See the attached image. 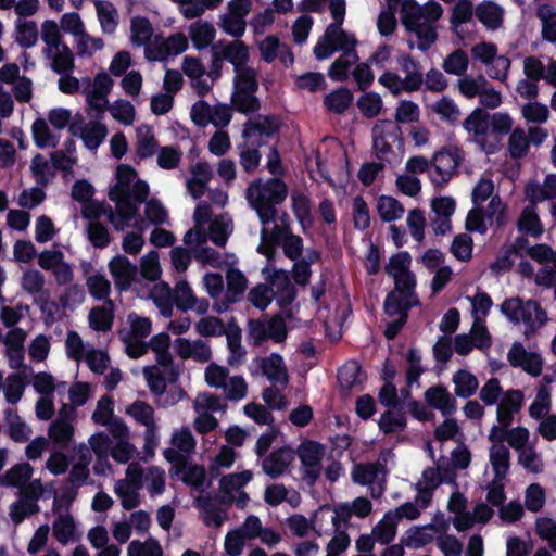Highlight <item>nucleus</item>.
<instances>
[{"mask_svg": "<svg viewBox=\"0 0 556 556\" xmlns=\"http://www.w3.org/2000/svg\"><path fill=\"white\" fill-rule=\"evenodd\" d=\"M287 195L288 186L280 177L268 178L265 182L257 178L247 188V200L264 226L275 222L278 214L276 206L283 203Z\"/></svg>", "mask_w": 556, "mask_h": 556, "instance_id": "f257e3e1", "label": "nucleus"}, {"mask_svg": "<svg viewBox=\"0 0 556 556\" xmlns=\"http://www.w3.org/2000/svg\"><path fill=\"white\" fill-rule=\"evenodd\" d=\"M419 305V299H407L401 294L389 291L383 301V313L396 319L388 321L383 330V336L388 340H394L407 324L409 311Z\"/></svg>", "mask_w": 556, "mask_h": 556, "instance_id": "f03ea898", "label": "nucleus"}, {"mask_svg": "<svg viewBox=\"0 0 556 556\" xmlns=\"http://www.w3.org/2000/svg\"><path fill=\"white\" fill-rule=\"evenodd\" d=\"M301 462V478L309 486L316 485L321 473V462L325 456V446L314 440H305L296 451Z\"/></svg>", "mask_w": 556, "mask_h": 556, "instance_id": "7ed1b4c3", "label": "nucleus"}, {"mask_svg": "<svg viewBox=\"0 0 556 556\" xmlns=\"http://www.w3.org/2000/svg\"><path fill=\"white\" fill-rule=\"evenodd\" d=\"M490 114L482 108H476L463 122V127L468 132H473L478 138L481 149L486 154H494L500 151L502 144L500 138L488 141L485 136L489 130Z\"/></svg>", "mask_w": 556, "mask_h": 556, "instance_id": "20e7f679", "label": "nucleus"}, {"mask_svg": "<svg viewBox=\"0 0 556 556\" xmlns=\"http://www.w3.org/2000/svg\"><path fill=\"white\" fill-rule=\"evenodd\" d=\"M462 155L456 147L442 148L435 152L432 157V164L440 180L431 176V181L435 187H443L452 178L453 173L460 165Z\"/></svg>", "mask_w": 556, "mask_h": 556, "instance_id": "39448f33", "label": "nucleus"}, {"mask_svg": "<svg viewBox=\"0 0 556 556\" xmlns=\"http://www.w3.org/2000/svg\"><path fill=\"white\" fill-rule=\"evenodd\" d=\"M109 271L114 280L115 289L119 292H126L130 289L132 282L137 279L138 267L130 260L122 254L113 256L109 262Z\"/></svg>", "mask_w": 556, "mask_h": 556, "instance_id": "423d86ee", "label": "nucleus"}, {"mask_svg": "<svg viewBox=\"0 0 556 556\" xmlns=\"http://www.w3.org/2000/svg\"><path fill=\"white\" fill-rule=\"evenodd\" d=\"M501 312L514 324L523 321L526 325L525 334L529 336L536 330L535 320L533 319L534 309L528 306V301L520 298L506 299L501 304Z\"/></svg>", "mask_w": 556, "mask_h": 556, "instance_id": "0eeeda50", "label": "nucleus"}, {"mask_svg": "<svg viewBox=\"0 0 556 556\" xmlns=\"http://www.w3.org/2000/svg\"><path fill=\"white\" fill-rule=\"evenodd\" d=\"M507 361L515 368L538 377L542 372V358L538 353L528 352L522 343L514 342L507 353Z\"/></svg>", "mask_w": 556, "mask_h": 556, "instance_id": "6e6552de", "label": "nucleus"}, {"mask_svg": "<svg viewBox=\"0 0 556 556\" xmlns=\"http://www.w3.org/2000/svg\"><path fill=\"white\" fill-rule=\"evenodd\" d=\"M281 123L276 115H258L257 119H248L243 124L242 137L245 140L254 137L271 138L279 134Z\"/></svg>", "mask_w": 556, "mask_h": 556, "instance_id": "1a4fd4ad", "label": "nucleus"}, {"mask_svg": "<svg viewBox=\"0 0 556 556\" xmlns=\"http://www.w3.org/2000/svg\"><path fill=\"white\" fill-rule=\"evenodd\" d=\"M267 282L276 286L277 304L280 308L290 306L298 295L296 288L291 282L288 271L283 269H273L267 277Z\"/></svg>", "mask_w": 556, "mask_h": 556, "instance_id": "9d476101", "label": "nucleus"}, {"mask_svg": "<svg viewBox=\"0 0 556 556\" xmlns=\"http://www.w3.org/2000/svg\"><path fill=\"white\" fill-rule=\"evenodd\" d=\"M294 459V453L289 447H280L273 451L262 463L264 472L271 479H277L285 473L291 462Z\"/></svg>", "mask_w": 556, "mask_h": 556, "instance_id": "9b49d317", "label": "nucleus"}, {"mask_svg": "<svg viewBox=\"0 0 556 556\" xmlns=\"http://www.w3.org/2000/svg\"><path fill=\"white\" fill-rule=\"evenodd\" d=\"M425 400L429 406L441 412L443 416H451L457 409V402L443 386H433L426 390Z\"/></svg>", "mask_w": 556, "mask_h": 556, "instance_id": "f8f14e48", "label": "nucleus"}, {"mask_svg": "<svg viewBox=\"0 0 556 556\" xmlns=\"http://www.w3.org/2000/svg\"><path fill=\"white\" fill-rule=\"evenodd\" d=\"M523 394L520 390L508 391L497 405V421L504 427H509L514 420V414L521 408Z\"/></svg>", "mask_w": 556, "mask_h": 556, "instance_id": "ddd939ff", "label": "nucleus"}, {"mask_svg": "<svg viewBox=\"0 0 556 556\" xmlns=\"http://www.w3.org/2000/svg\"><path fill=\"white\" fill-rule=\"evenodd\" d=\"M188 49V40L182 33L170 35L167 40L155 49V53L146 50V58L150 61H163L168 55H178Z\"/></svg>", "mask_w": 556, "mask_h": 556, "instance_id": "4468645a", "label": "nucleus"}, {"mask_svg": "<svg viewBox=\"0 0 556 556\" xmlns=\"http://www.w3.org/2000/svg\"><path fill=\"white\" fill-rule=\"evenodd\" d=\"M218 54L224 61L232 64L233 71L247 66L250 58L249 47L242 40H233L227 43L223 40V45L218 48Z\"/></svg>", "mask_w": 556, "mask_h": 556, "instance_id": "2eb2a0df", "label": "nucleus"}, {"mask_svg": "<svg viewBox=\"0 0 556 556\" xmlns=\"http://www.w3.org/2000/svg\"><path fill=\"white\" fill-rule=\"evenodd\" d=\"M372 141L386 140L395 143L399 150L404 149V138L401 126L390 119L378 121L371 129Z\"/></svg>", "mask_w": 556, "mask_h": 556, "instance_id": "dca6fc26", "label": "nucleus"}, {"mask_svg": "<svg viewBox=\"0 0 556 556\" xmlns=\"http://www.w3.org/2000/svg\"><path fill=\"white\" fill-rule=\"evenodd\" d=\"M261 369L268 380L282 384V387H287L289 376L283 358L280 354L271 353L268 357L263 358L261 362Z\"/></svg>", "mask_w": 556, "mask_h": 556, "instance_id": "f3484780", "label": "nucleus"}, {"mask_svg": "<svg viewBox=\"0 0 556 556\" xmlns=\"http://www.w3.org/2000/svg\"><path fill=\"white\" fill-rule=\"evenodd\" d=\"M353 101V92L348 87L341 86L326 94L323 104L328 112L342 115L350 109Z\"/></svg>", "mask_w": 556, "mask_h": 556, "instance_id": "a211bd4d", "label": "nucleus"}, {"mask_svg": "<svg viewBox=\"0 0 556 556\" xmlns=\"http://www.w3.org/2000/svg\"><path fill=\"white\" fill-rule=\"evenodd\" d=\"M478 21L489 29H497L503 24V10L493 1H483L475 9Z\"/></svg>", "mask_w": 556, "mask_h": 556, "instance_id": "6ab92c4d", "label": "nucleus"}, {"mask_svg": "<svg viewBox=\"0 0 556 556\" xmlns=\"http://www.w3.org/2000/svg\"><path fill=\"white\" fill-rule=\"evenodd\" d=\"M114 303L106 300L103 306L93 307L89 313V325L96 331H109L114 321Z\"/></svg>", "mask_w": 556, "mask_h": 556, "instance_id": "aec40b11", "label": "nucleus"}, {"mask_svg": "<svg viewBox=\"0 0 556 556\" xmlns=\"http://www.w3.org/2000/svg\"><path fill=\"white\" fill-rule=\"evenodd\" d=\"M366 377V372L363 371L357 361H349L338 370V381L341 388L346 390H352L354 387L362 384Z\"/></svg>", "mask_w": 556, "mask_h": 556, "instance_id": "412c9836", "label": "nucleus"}, {"mask_svg": "<svg viewBox=\"0 0 556 556\" xmlns=\"http://www.w3.org/2000/svg\"><path fill=\"white\" fill-rule=\"evenodd\" d=\"M26 331L23 328H12L4 338V343L9 351L17 353V363L14 364V354H9L10 367L17 369L23 366L24 361V342L26 340Z\"/></svg>", "mask_w": 556, "mask_h": 556, "instance_id": "4be33fe9", "label": "nucleus"}, {"mask_svg": "<svg viewBox=\"0 0 556 556\" xmlns=\"http://www.w3.org/2000/svg\"><path fill=\"white\" fill-rule=\"evenodd\" d=\"M228 331H226L227 344L230 352L228 364L230 366L240 365L245 355V351L241 345V329L236 324L235 318L228 323Z\"/></svg>", "mask_w": 556, "mask_h": 556, "instance_id": "5701e85b", "label": "nucleus"}, {"mask_svg": "<svg viewBox=\"0 0 556 556\" xmlns=\"http://www.w3.org/2000/svg\"><path fill=\"white\" fill-rule=\"evenodd\" d=\"M490 463L494 479L504 480L510 467V452L504 444H494L490 448Z\"/></svg>", "mask_w": 556, "mask_h": 556, "instance_id": "b1692460", "label": "nucleus"}, {"mask_svg": "<svg viewBox=\"0 0 556 556\" xmlns=\"http://www.w3.org/2000/svg\"><path fill=\"white\" fill-rule=\"evenodd\" d=\"M98 20L104 34L115 33L118 25L117 10L110 1L93 0Z\"/></svg>", "mask_w": 556, "mask_h": 556, "instance_id": "393cba45", "label": "nucleus"}, {"mask_svg": "<svg viewBox=\"0 0 556 556\" xmlns=\"http://www.w3.org/2000/svg\"><path fill=\"white\" fill-rule=\"evenodd\" d=\"M197 506L203 510V522L207 527L219 528L227 518L225 510L216 506L208 495L199 496L197 498Z\"/></svg>", "mask_w": 556, "mask_h": 556, "instance_id": "a878e982", "label": "nucleus"}, {"mask_svg": "<svg viewBox=\"0 0 556 556\" xmlns=\"http://www.w3.org/2000/svg\"><path fill=\"white\" fill-rule=\"evenodd\" d=\"M215 28L208 22L198 21L190 26L189 36L197 50H203L215 39Z\"/></svg>", "mask_w": 556, "mask_h": 556, "instance_id": "bb28decb", "label": "nucleus"}, {"mask_svg": "<svg viewBox=\"0 0 556 556\" xmlns=\"http://www.w3.org/2000/svg\"><path fill=\"white\" fill-rule=\"evenodd\" d=\"M108 135L106 126L99 121H91L85 127H80V138L89 150H97Z\"/></svg>", "mask_w": 556, "mask_h": 556, "instance_id": "cd10ccee", "label": "nucleus"}, {"mask_svg": "<svg viewBox=\"0 0 556 556\" xmlns=\"http://www.w3.org/2000/svg\"><path fill=\"white\" fill-rule=\"evenodd\" d=\"M536 16L542 25V38L551 43H556V10L551 4L539 5Z\"/></svg>", "mask_w": 556, "mask_h": 556, "instance_id": "c85d7f7f", "label": "nucleus"}, {"mask_svg": "<svg viewBox=\"0 0 556 556\" xmlns=\"http://www.w3.org/2000/svg\"><path fill=\"white\" fill-rule=\"evenodd\" d=\"M233 92L256 93L258 90L257 73L253 67L243 66L235 71Z\"/></svg>", "mask_w": 556, "mask_h": 556, "instance_id": "c756f323", "label": "nucleus"}, {"mask_svg": "<svg viewBox=\"0 0 556 556\" xmlns=\"http://www.w3.org/2000/svg\"><path fill=\"white\" fill-rule=\"evenodd\" d=\"M33 475V467L28 463L16 464L0 477L2 486L17 488L24 485Z\"/></svg>", "mask_w": 556, "mask_h": 556, "instance_id": "7c9ffc66", "label": "nucleus"}, {"mask_svg": "<svg viewBox=\"0 0 556 556\" xmlns=\"http://www.w3.org/2000/svg\"><path fill=\"white\" fill-rule=\"evenodd\" d=\"M453 382L455 394L462 399L473 395L479 387L477 377L466 369H458L453 376Z\"/></svg>", "mask_w": 556, "mask_h": 556, "instance_id": "2f4dec72", "label": "nucleus"}, {"mask_svg": "<svg viewBox=\"0 0 556 556\" xmlns=\"http://www.w3.org/2000/svg\"><path fill=\"white\" fill-rule=\"evenodd\" d=\"M227 290L226 299L228 302L237 303L247 290L248 280L244 274L237 269L230 268L226 274Z\"/></svg>", "mask_w": 556, "mask_h": 556, "instance_id": "473e14b6", "label": "nucleus"}, {"mask_svg": "<svg viewBox=\"0 0 556 556\" xmlns=\"http://www.w3.org/2000/svg\"><path fill=\"white\" fill-rule=\"evenodd\" d=\"M174 475L180 477L186 485L194 489H201L206 479L204 466L191 464L188 460L185 463V467L178 468V471H175Z\"/></svg>", "mask_w": 556, "mask_h": 556, "instance_id": "72a5a7b5", "label": "nucleus"}, {"mask_svg": "<svg viewBox=\"0 0 556 556\" xmlns=\"http://www.w3.org/2000/svg\"><path fill=\"white\" fill-rule=\"evenodd\" d=\"M377 211L382 222H394L404 213L403 204L393 197L380 195L377 201Z\"/></svg>", "mask_w": 556, "mask_h": 556, "instance_id": "f704fd0d", "label": "nucleus"}, {"mask_svg": "<svg viewBox=\"0 0 556 556\" xmlns=\"http://www.w3.org/2000/svg\"><path fill=\"white\" fill-rule=\"evenodd\" d=\"M518 230L525 233H529L532 237H540L543 232V227L539 215L533 206H527L522 210L518 222Z\"/></svg>", "mask_w": 556, "mask_h": 556, "instance_id": "c9c22d12", "label": "nucleus"}, {"mask_svg": "<svg viewBox=\"0 0 556 556\" xmlns=\"http://www.w3.org/2000/svg\"><path fill=\"white\" fill-rule=\"evenodd\" d=\"M51 68L56 74H68L75 67L74 54L70 47L65 43L60 49H53Z\"/></svg>", "mask_w": 556, "mask_h": 556, "instance_id": "e433bc0d", "label": "nucleus"}, {"mask_svg": "<svg viewBox=\"0 0 556 556\" xmlns=\"http://www.w3.org/2000/svg\"><path fill=\"white\" fill-rule=\"evenodd\" d=\"M422 20V7L415 0H406L403 2L401 21L407 31L416 30L419 25L425 24Z\"/></svg>", "mask_w": 556, "mask_h": 556, "instance_id": "4c0bfd02", "label": "nucleus"}, {"mask_svg": "<svg viewBox=\"0 0 556 556\" xmlns=\"http://www.w3.org/2000/svg\"><path fill=\"white\" fill-rule=\"evenodd\" d=\"M41 39L47 45V48L45 49L47 56L52 55L53 49H60L62 45H65V42L62 41L60 27L52 20H47L42 23Z\"/></svg>", "mask_w": 556, "mask_h": 556, "instance_id": "58836bf2", "label": "nucleus"}, {"mask_svg": "<svg viewBox=\"0 0 556 556\" xmlns=\"http://www.w3.org/2000/svg\"><path fill=\"white\" fill-rule=\"evenodd\" d=\"M356 105L364 117L374 118L380 114L383 102L379 93L366 90L357 99Z\"/></svg>", "mask_w": 556, "mask_h": 556, "instance_id": "ea45409f", "label": "nucleus"}, {"mask_svg": "<svg viewBox=\"0 0 556 556\" xmlns=\"http://www.w3.org/2000/svg\"><path fill=\"white\" fill-rule=\"evenodd\" d=\"M530 148V140L525 130L520 127L515 128L508 139V152L511 159L519 160L525 157Z\"/></svg>", "mask_w": 556, "mask_h": 556, "instance_id": "a19ab883", "label": "nucleus"}, {"mask_svg": "<svg viewBox=\"0 0 556 556\" xmlns=\"http://www.w3.org/2000/svg\"><path fill=\"white\" fill-rule=\"evenodd\" d=\"M475 13L473 4L470 0H458L453 7L450 18L451 29L457 33L458 27L469 23Z\"/></svg>", "mask_w": 556, "mask_h": 556, "instance_id": "79ce46f5", "label": "nucleus"}, {"mask_svg": "<svg viewBox=\"0 0 556 556\" xmlns=\"http://www.w3.org/2000/svg\"><path fill=\"white\" fill-rule=\"evenodd\" d=\"M397 520L392 516V510L384 514L383 519L374 528L376 540L388 545L396 534Z\"/></svg>", "mask_w": 556, "mask_h": 556, "instance_id": "37998d69", "label": "nucleus"}, {"mask_svg": "<svg viewBox=\"0 0 556 556\" xmlns=\"http://www.w3.org/2000/svg\"><path fill=\"white\" fill-rule=\"evenodd\" d=\"M469 66V59L467 53L462 49H456L452 53H450L443 64L442 67L447 74L463 76L466 74Z\"/></svg>", "mask_w": 556, "mask_h": 556, "instance_id": "c03bdc74", "label": "nucleus"}, {"mask_svg": "<svg viewBox=\"0 0 556 556\" xmlns=\"http://www.w3.org/2000/svg\"><path fill=\"white\" fill-rule=\"evenodd\" d=\"M48 435L59 446L66 447L74 435V427L72 422L54 420L49 426Z\"/></svg>", "mask_w": 556, "mask_h": 556, "instance_id": "a18cd8bd", "label": "nucleus"}, {"mask_svg": "<svg viewBox=\"0 0 556 556\" xmlns=\"http://www.w3.org/2000/svg\"><path fill=\"white\" fill-rule=\"evenodd\" d=\"M33 139L37 148H55L58 139L52 135L47 122L43 118H37L31 126Z\"/></svg>", "mask_w": 556, "mask_h": 556, "instance_id": "49530a36", "label": "nucleus"}, {"mask_svg": "<svg viewBox=\"0 0 556 556\" xmlns=\"http://www.w3.org/2000/svg\"><path fill=\"white\" fill-rule=\"evenodd\" d=\"M131 41L136 46L147 45L153 34L150 21L143 16H136L130 24Z\"/></svg>", "mask_w": 556, "mask_h": 556, "instance_id": "de8ad7c7", "label": "nucleus"}, {"mask_svg": "<svg viewBox=\"0 0 556 556\" xmlns=\"http://www.w3.org/2000/svg\"><path fill=\"white\" fill-rule=\"evenodd\" d=\"M173 301L181 312L192 309L198 302L190 285L186 280H180L176 283Z\"/></svg>", "mask_w": 556, "mask_h": 556, "instance_id": "09e8293b", "label": "nucleus"}, {"mask_svg": "<svg viewBox=\"0 0 556 556\" xmlns=\"http://www.w3.org/2000/svg\"><path fill=\"white\" fill-rule=\"evenodd\" d=\"M231 104L237 112L245 115L255 113L261 109V101L255 93L232 92Z\"/></svg>", "mask_w": 556, "mask_h": 556, "instance_id": "8fccbe9b", "label": "nucleus"}, {"mask_svg": "<svg viewBox=\"0 0 556 556\" xmlns=\"http://www.w3.org/2000/svg\"><path fill=\"white\" fill-rule=\"evenodd\" d=\"M90 295L98 301L111 300V282L102 274H94L87 278L86 282Z\"/></svg>", "mask_w": 556, "mask_h": 556, "instance_id": "3c124183", "label": "nucleus"}, {"mask_svg": "<svg viewBox=\"0 0 556 556\" xmlns=\"http://www.w3.org/2000/svg\"><path fill=\"white\" fill-rule=\"evenodd\" d=\"M38 40V29L34 21H17L16 24V42L26 49L36 45Z\"/></svg>", "mask_w": 556, "mask_h": 556, "instance_id": "603ef678", "label": "nucleus"}, {"mask_svg": "<svg viewBox=\"0 0 556 556\" xmlns=\"http://www.w3.org/2000/svg\"><path fill=\"white\" fill-rule=\"evenodd\" d=\"M406 424L407 420L403 413H393L391 410H386L378 421L379 429L386 434L404 430Z\"/></svg>", "mask_w": 556, "mask_h": 556, "instance_id": "864d4df0", "label": "nucleus"}, {"mask_svg": "<svg viewBox=\"0 0 556 556\" xmlns=\"http://www.w3.org/2000/svg\"><path fill=\"white\" fill-rule=\"evenodd\" d=\"M140 274L149 281H156L161 278L162 269L159 262V252L151 250L148 254L142 256L140 263Z\"/></svg>", "mask_w": 556, "mask_h": 556, "instance_id": "5fc2aeb1", "label": "nucleus"}, {"mask_svg": "<svg viewBox=\"0 0 556 556\" xmlns=\"http://www.w3.org/2000/svg\"><path fill=\"white\" fill-rule=\"evenodd\" d=\"M393 279L394 289L391 290L392 292L407 299H418L416 294V277L412 271L396 274Z\"/></svg>", "mask_w": 556, "mask_h": 556, "instance_id": "6e6d98bb", "label": "nucleus"}, {"mask_svg": "<svg viewBox=\"0 0 556 556\" xmlns=\"http://www.w3.org/2000/svg\"><path fill=\"white\" fill-rule=\"evenodd\" d=\"M22 286L25 291L30 294L42 293L43 302H47L49 292L43 290L45 276L37 269H29L23 274Z\"/></svg>", "mask_w": 556, "mask_h": 556, "instance_id": "4d7b16f0", "label": "nucleus"}, {"mask_svg": "<svg viewBox=\"0 0 556 556\" xmlns=\"http://www.w3.org/2000/svg\"><path fill=\"white\" fill-rule=\"evenodd\" d=\"M75 532V522L72 515H61L53 522V535L61 544H66Z\"/></svg>", "mask_w": 556, "mask_h": 556, "instance_id": "13d9d810", "label": "nucleus"}, {"mask_svg": "<svg viewBox=\"0 0 556 556\" xmlns=\"http://www.w3.org/2000/svg\"><path fill=\"white\" fill-rule=\"evenodd\" d=\"M128 556H163V551L154 538H149L144 542L135 540L130 542L127 551Z\"/></svg>", "mask_w": 556, "mask_h": 556, "instance_id": "bf43d9fd", "label": "nucleus"}, {"mask_svg": "<svg viewBox=\"0 0 556 556\" xmlns=\"http://www.w3.org/2000/svg\"><path fill=\"white\" fill-rule=\"evenodd\" d=\"M127 414L130 415L138 424L146 427H150L154 424V410L148 403L137 400L130 404L127 409Z\"/></svg>", "mask_w": 556, "mask_h": 556, "instance_id": "052dcab7", "label": "nucleus"}, {"mask_svg": "<svg viewBox=\"0 0 556 556\" xmlns=\"http://www.w3.org/2000/svg\"><path fill=\"white\" fill-rule=\"evenodd\" d=\"M192 174L194 177L191 178V184L199 185V190L194 192V199H199L205 193L207 182L212 179L213 173L207 162H198L192 167Z\"/></svg>", "mask_w": 556, "mask_h": 556, "instance_id": "680f3d73", "label": "nucleus"}, {"mask_svg": "<svg viewBox=\"0 0 556 556\" xmlns=\"http://www.w3.org/2000/svg\"><path fill=\"white\" fill-rule=\"evenodd\" d=\"M473 241L469 235H456L451 244L452 254L462 262H468L472 256Z\"/></svg>", "mask_w": 556, "mask_h": 556, "instance_id": "e2e57ef3", "label": "nucleus"}, {"mask_svg": "<svg viewBox=\"0 0 556 556\" xmlns=\"http://www.w3.org/2000/svg\"><path fill=\"white\" fill-rule=\"evenodd\" d=\"M114 491L121 498L122 506L125 510H132L140 505L139 489L126 485L124 481H118Z\"/></svg>", "mask_w": 556, "mask_h": 556, "instance_id": "0e129e2a", "label": "nucleus"}, {"mask_svg": "<svg viewBox=\"0 0 556 556\" xmlns=\"http://www.w3.org/2000/svg\"><path fill=\"white\" fill-rule=\"evenodd\" d=\"M112 117L125 125H131L135 119V106L127 100L118 99L108 108Z\"/></svg>", "mask_w": 556, "mask_h": 556, "instance_id": "69168bd1", "label": "nucleus"}, {"mask_svg": "<svg viewBox=\"0 0 556 556\" xmlns=\"http://www.w3.org/2000/svg\"><path fill=\"white\" fill-rule=\"evenodd\" d=\"M273 294L269 286L258 283L249 291L248 300L260 311H265L273 301Z\"/></svg>", "mask_w": 556, "mask_h": 556, "instance_id": "338daca9", "label": "nucleus"}, {"mask_svg": "<svg viewBox=\"0 0 556 556\" xmlns=\"http://www.w3.org/2000/svg\"><path fill=\"white\" fill-rule=\"evenodd\" d=\"M88 239L97 249H104L110 244L111 236L106 226L100 222H90L87 227Z\"/></svg>", "mask_w": 556, "mask_h": 556, "instance_id": "774afa93", "label": "nucleus"}]
</instances>
